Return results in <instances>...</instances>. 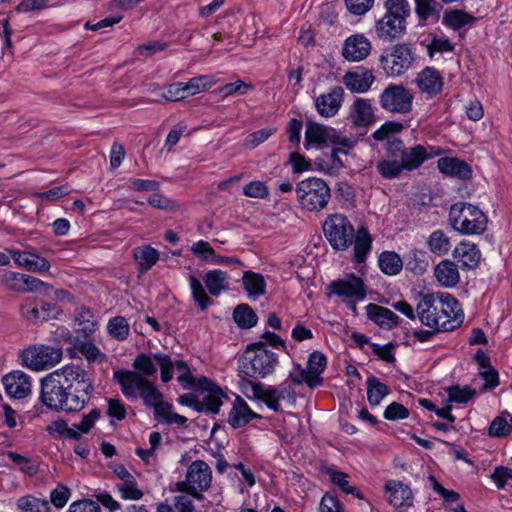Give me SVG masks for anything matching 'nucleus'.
<instances>
[{
    "instance_id": "nucleus-29",
    "label": "nucleus",
    "mask_w": 512,
    "mask_h": 512,
    "mask_svg": "<svg viewBox=\"0 0 512 512\" xmlns=\"http://www.w3.org/2000/svg\"><path fill=\"white\" fill-rule=\"evenodd\" d=\"M414 4L421 25L435 24L439 21L442 5L437 0H414Z\"/></svg>"
},
{
    "instance_id": "nucleus-32",
    "label": "nucleus",
    "mask_w": 512,
    "mask_h": 512,
    "mask_svg": "<svg viewBox=\"0 0 512 512\" xmlns=\"http://www.w3.org/2000/svg\"><path fill=\"white\" fill-rule=\"evenodd\" d=\"M350 116L358 126H368L374 121L373 108L369 100L357 99L351 106Z\"/></svg>"
},
{
    "instance_id": "nucleus-10",
    "label": "nucleus",
    "mask_w": 512,
    "mask_h": 512,
    "mask_svg": "<svg viewBox=\"0 0 512 512\" xmlns=\"http://www.w3.org/2000/svg\"><path fill=\"white\" fill-rule=\"evenodd\" d=\"M62 349L45 344L29 346L22 351L23 364L34 371L48 370L62 360Z\"/></svg>"
},
{
    "instance_id": "nucleus-64",
    "label": "nucleus",
    "mask_w": 512,
    "mask_h": 512,
    "mask_svg": "<svg viewBox=\"0 0 512 512\" xmlns=\"http://www.w3.org/2000/svg\"><path fill=\"white\" fill-rule=\"evenodd\" d=\"M68 512H101L98 502L91 499H82L73 502Z\"/></svg>"
},
{
    "instance_id": "nucleus-5",
    "label": "nucleus",
    "mask_w": 512,
    "mask_h": 512,
    "mask_svg": "<svg viewBox=\"0 0 512 512\" xmlns=\"http://www.w3.org/2000/svg\"><path fill=\"white\" fill-rule=\"evenodd\" d=\"M113 378L119 383L122 393L127 398L134 399L140 396L148 407H154L163 400V394L140 373L118 370L114 372Z\"/></svg>"
},
{
    "instance_id": "nucleus-34",
    "label": "nucleus",
    "mask_w": 512,
    "mask_h": 512,
    "mask_svg": "<svg viewBox=\"0 0 512 512\" xmlns=\"http://www.w3.org/2000/svg\"><path fill=\"white\" fill-rule=\"evenodd\" d=\"M206 288L212 296H219L222 291L229 289L228 275L226 272L215 269L208 271L203 276Z\"/></svg>"
},
{
    "instance_id": "nucleus-55",
    "label": "nucleus",
    "mask_w": 512,
    "mask_h": 512,
    "mask_svg": "<svg viewBox=\"0 0 512 512\" xmlns=\"http://www.w3.org/2000/svg\"><path fill=\"white\" fill-rule=\"evenodd\" d=\"M7 457L15 464L18 466V468L30 475V476H33L35 475L37 472H38V465L33 462L31 459L25 457V456H22L16 452H13V451H9L7 452Z\"/></svg>"
},
{
    "instance_id": "nucleus-13",
    "label": "nucleus",
    "mask_w": 512,
    "mask_h": 512,
    "mask_svg": "<svg viewBox=\"0 0 512 512\" xmlns=\"http://www.w3.org/2000/svg\"><path fill=\"white\" fill-rule=\"evenodd\" d=\"M253 392L257 399L263 401L268 408L276 412L280 410L279 402L281 400L295 401V390L286 381L276 386H264L258 383L253 386Z\"/></svg>"
},
{
    "instance_id": "nucleus-35",
    "label": "nucleus",
    "mask_w": 512,
    "mask_h": 512,
    "mask_svg": "<svg viewBox=\"0 0 512 512\" xmlns=\"http://www.w3.org/2000/svg\"><path fill=\"white\" fill-rule=\"evenodd\" d=\"M367 400L371 406H377L390 393V388L379 381L375 376H370L366 380Z\"/></svg>"
},
{
    "instance_id": "nucleus-7",
    "label": "nucleus",
    "mask_w": 512,
    "mask_h": 512,
    "mask_svg": "<svg viewBox=\"0 0 512 512\" xmlns=\"http://www.w3.org/2000/svg\"><path fill=\"white\" fill-rule=\"evenodd\" d=\"M449 221L451 226L461 234L480 235L487 228L488 218L477 206L457 202L450 207Z\"/></svg>"
},
{
    "instance_id": "nucleus-25",
    "label": "nucleus",
    "mask_w": 512,
    "mask_h": 512,
    "mask_svg": "<svg viewBox=\"0 0 512 512\" xmlns=\"http://www.w3.org/2000/svg\"><path fill=\"white\" fill-rule=\"evenodd\" d=\"M367 317L380 328L391 330L398 326L399 317L392 310L370 303L366 306Z\"/></svg>"
},
{
    "instance_id": "nucleus-39",
    "label": "nucleus",
    "mask_w": 512,
    "mask_h": 512,
    "mask_svg": "<svg viewBox=\"0 0 512 512\" xmlns=\"http://www.w3.org/2000/svg\"><path fill=\"white\" fill-rule=\"evenodd\" d=\"M328 129L315 122H307L305 131V147L309 145H322L325 144L328 139Z\"/></svg>"
},
{
    "instance_id": "nucleus-56",
    "label": "nucleus",
    "mask_w": 512,
    "mask_h": 512,
    "mask_svg": "<svg viewBox=\"0 0 512 512\" xmlns=\"http://www.w3.org/2000/svg\"><path fill=\"white\" fill-rule=\"evenodd\" d=\"M121 497L126 500H140L143 497V492L138 488L135 478L127 482H121L116 485Z\"/></svg>"
},
{
    "instance_id": "nucleus-57",
    "label": "nucleus",
    "mask_w": 512,
    "mask_h": 512,
    "mask_svg": "<svg viewBox=\"0 0 512 512\" xmlns=\"http://www.w3.org/2000/svg\"><path fill=\"white\" fill-rule=\"evenodd\" d=\"M153 359L158 363L161 370V380L164 383L169 382L173 378L174 362L164 353H155Z\"/></svg>"
},
{
    "instance_id": "nucleus-23",
    "label": "nucleus",
    "mask_w": 512,
    "mask_h": 512,
    "mask_svg": "<svg viewBox=\"0 0 512 512\" xmlns=\"http://www.w3.org/2000/svg\"><path fill=\"white\" fill-rule=\"evenodd\" d=\"M375 81L372 71L365 67H357L343 76V83L348 90L355 93L367 92Z\"/></svg>"
},
{
    "instance_id": "nucleus-40",
    "label": "nucleus",
    "mask_w": 512,
    "mask_h": 512,
    "mask_svg": "<svg viewBox=\"0 0 512 512\" xmlns=\"http://www.w3.org/2000/svg\"><path fill=\"white\" fill-rule=\"evenodd\" d=\"M378 262L381 271L386 275H397L403 267L400 256L392 251L382 252Z\"/></svg>"
},
{
    "instance_id": "nucleus-1",
    "label": "nucleus",
    "mask_w": 512,
    "mask_h": 512,
    "mask_svg": "<svg viewBox=\"0 0 512 512\" xmlns=\"http://www.w3.org/2000/svg\"><path fill=\"white\" fill-rule=\"evenodd\" d=\"M94 390L89 373L78 365H67L41 380L40 400L50 410L81 411Z\"/></svg>"
},
{
    "instance_id": "nucleus-42",
    "label": "nucleus",
    "mask_w": 512,
    "mask_h": 512,
    "mask_svg": "<svg viewBox=\"0 0 512 512\" xmlns=\"http://www.w3.org/2000/svg\"><path fill=\"white\" fill-rule=\"evenodd\" d=\"M342 155L346 156L347 151L343 148H333L331 150L330 158L321 164V170L331 176L338 174L339 171L345 167Z\"/></svg>"
},
{
    "instance_id": "nucleus-2",
    "label": "nucleus",
    "mask_w": 512,
    "mask_h": 512,
    "mask_svg": "<svg viewBox=\"0 0 512 512\" xmlns=\"http://www.w3.org/2000/svg\"><path fill=\"white\" fill-rule=\"evenodd\" d=\"M323 232L333 250L346 251L353 245L354 261L358 264L366 262L373 239L365 226L355 229L346 215L334 213L326 217Z\"/></svg>"
},
{
    "instance_id": "nucleus-43",
    "label": "nucleus",
    "mask_w": 512,
    "mask_h": 512,
    "mask_svg": "<svg viewBox=\"0 0 512 512\" xmlns=\"http://www.w3.org/2000/svg\"><path fill=\"white\" fill-rule=\"evenodd\" d=\"M107 330L112 338L118 341H124L129 336L130 326L124 317L116 316L108 321Z\"/></svg>"
},
{
    "instance_id": "nucleus-48",
    "label": "nucleus",
    "mask_w": 512,
    "mask_h": 512,
    "mask_svg": "<svg viewBox=\"0 0 512 512\" xmlns=\"http://www.w3.org/2000/svg\"><path fill=\"white\" fill-rule=\"evenodd\" d=\"M189 282L194 301L199 305L201 310L207 309L213 301L207 295L201 281L195 276H190Z\"/></svg>"
},
{
    "instance_id": "nucleus-9",
    "label": "nucleus",
    "mask_w": 512,
    "mask_h": 512,
    "mask_svg": "<svg viewBox=\"0 0 512 512\" xmlns=\"http://www.w3.org/2000/svg\"><path fill=\"white\" fill-rule=\"evenodd\" d=\"M211 482L212 470L209 465L202 460H196L188 467L185 480L177 482L175 486L176 491L200 500L202 493L210 488Z\"/></svg>"
},
{
    "instance_id": "nucleus-37",
    "label": "nucleus",
    "mask_w": 512,
    "mask_h": 512,
    "mask_svg": "<svg viewBox=\"0 0 512 512\" xmlns=\"http://www.w3.org/2000/svg\"><path fill=\"white\" fill-rule=\"evenodd\" d=\"M326 474L329 476L330 481L343 493L351 494L358 499H363V494L355 486L349 484L348 474L333 468H327Z\"/></svg>"
},
{
    "instance_id": "nucleus-41",
    "label": "nucleus",
    "mask_w": 512,
    "mask_h": 512,
    "mask_svg": "<svg viewBox=\"0 0 512 512\" xmlns=\"http://www.w3.org/2000/svg\"><path fill=\"white\" fill-rule=\"evenodd\" d=\"M133 255L142 271L151 269L159 259V252L150 246H142L134 249Z\"/></svg>"
},
{
    "instance_id": "nucleus-4",
    "label": "nucleus",
    "mask_w": 512,
    "mask_h": 512,
    "mask_svg": "<svg viewBox=\"0 0 512 512\" xmlns=\"http://www.w3.org/2000/svg\"><path fill=\"white\" fill-rule=\"evenodd\" d=\"M278 363V355L259 341L247 346L239 359V371L253 379L264 378L274 372Z\"/></svg>"
},
{
    "instance_id": "nucleus-22",
    "label": "nucleus",
    "mask_w": 512,
    "mask_h": 512,
    "mask_svg": "<svg viewBox=\"0 0 512 512\" xmlns=\"http://www.w3.org/2000/svg\"><path fill=\"white\" fill-rule=\"evenodd\" d=\"M14 262L28 271L31 272H46L50 269L49 261L32 252V251H19L16 249H7Z\"/></svg>"
},
{
    "instance_id": "nucleus-26",
    "label": "nucleus",
    "mask_w": 512,
    "mask_h": 512,
    "mask_svg": "<svg viewBox=\"0 0 512 512\" xmlns=\"http://www.w3.org/2000/svg\"><path fill=\"white\" fill-rule=\"evenodd\" d=\"M258 418H260V415L253 412L243 398L237 396L229 412L228 423L233 428H241L248 424L250 420Z\"/></svg>"
},
{
    "instance_id": "nucleus-21",
    "label": "nucleus",
    "mask_w": 512,
    "mask_h": 512,
    "mask_svg": "<svg viewBox=\"0 0 512 512\" xmlns=\"http://www.w3.org/2000/svg\"><path fill=\"white\" fill-rule=\"evenodd\" d=\"M6 393L16 399H22L31 393L30 377L22 371H12L2 379Z\"/></svg>"
},
{
    "instance_id": "nucleus-59",
    "label": "nucleus",
    "mask_w": 512,
    "mask_h": 512,
    "mask_svg": "<svg viewBox=\"0 0 512 512\" xmlns=\"http://www.w3.org/2000/svg\"><path fill=\"white\" fill-rule=\"evenodd\" d=\"M133 368L137 371L142 372L145 375H154L157 371L152 358L145 354H139L133 361Z\"/></svg>"
},
{
    "instance_id": "nucleus-62",
    "label": "nucleus",
    "mask_w": 512,
    "mask_h": 512,
    "mask_svg": "<svg viewBox=\"0 0 512 512\" xmlns=\"http://www.w3.org/2000/svg\"><path fill=\"white\" fill-rule=\"evenodd\" d=\"M409 417V410L398 402H392L384 411V418L390 421L402 420Z\"/></svg>"
},
{
    "instance_id": "nucleus-31",
    "label": "nucleus",
    "mask_w": 512,
    "mask_h": 512,
    "mask_svg": "<svg viewBox=\"0 0 512 512\" xmlns=\"http://www.w3.org/2000/svg\"><path fill=\"white\" fill-rule=\"evenodd\" d=\"M429 157L430 155L427 153L425 147L415 145L401 152L400 162L401 165H403V170L411 171L420 167Z\"/></svg>"
},
{
    "instance_id": "nucleus-14",
    "label": "nucleus",
    "mask_w": 512,
    "mask_h": 512,
    "mask_svg": "<svg viewBox=\"0 0 512 512\" xmlns=\"http://www.w3.org/2000/svg\"><path fill=\"white\" fill-rule=\"evenodd\" d=\"M0 283L7 289L18 292L28 293L44 290H50L52 287L40 279L13 271H3L0 273Z\"/></svg>"
},
{
    "instance_id": "nucleus-47",
    "label": "nucleus",
    "mask_w": 512,
    "mask_h": 512,
    "mask_svg": "<svg viewBox=\"0 0 512 512\" xmlns=\"http://www.w3.org/2000/svg\"><path fill=\"white\" fill-rule=\"evenodd\" d=\"M431 252L437 255H445L450 249V242L442 230H435L427 240Z\"/></svg>"
},
{
    "instance_id": "nucleus-46",
    "label": "nucleus",
    "mask_w": 512,
    "mask_h": 512,
    "mask_svg": "<svg viewBox=\"0 0 512 512\" xmlns=\"http://www.w3.org/2000/svg\"><path fill=\"white\" fill-rule=\"evenodd\" d=\"M17 506L22 512H50L51 510L46 499L34 496L21 497L17 501Z\"/></svg>"
},
{
    "instance_id": "nucleus-3",
    "label": "nucleus",
    "mask_w": 512,
    "mask_h": 512,
    "mask_svg": "<svg viewBox=\"0 0 512 512\" xmlns=\"http://www.w3.org/2000/svg\"><path fill=\"white\" fill-rule=\"evenodd\" d=\"M416 311L420 323L436 331H453L464 319L458 300L449 293L420 294Z\"/></svg>"
},
{
    "instance_id": "nucleus-60",
    "label": "nucleus",
    "mask_w": 512,
    "mask_h": 512,
    "mask_svg": "<svg viewBox=\"0 0 512 512\" xmlns=\"http://www.w3.org/2000/svg\"><path fill=\"white\" fill-rule=\"evenodd\" d=\"M186 93L185 84L183 82H176L170 84L166 91L161 94V97L167 101H180L189 97Z\"/></svg>"
},
{
    "instance_id": "nucleus-11",
    "label": "nucleus",
    "mask_w": 512,
    "mask_h": 512,
    "mask_svg": "<svg viewBox=\"0 0 512 512\" xmlns=\"http://www.w3.org/2000/svg\"><path fill=\"white\" fill-rule=\"evenodd\" d=\"M415 61L412 49L407 44H397L389 53L380 56V63L389 76H400L409 70Z\"/></svg>"
},
{
    "instance_id": "nucleus-17",
    "label": "nucleus",
    "mask_w": 512,
    "mask_h": 512,
    "mask_svg": "<svg viewBox=\"0 0 512 512\" xmlns=\"http://www.w3.org/2000/svg\"><path fill=\"white\" fill-rule=\"evenodd\" d=\"M371 50L370 40L364 34L356 33L344 40L341 54L349 62H360L369 56Z\"/></svg>"
},
{
    "instance_id": "nucleus-15",
    "label": "nucleus",
    "mask_w": 512,
    "mask_h": 512,
    "mask_svg": "<svg viewBox=\"0 0 512 512\" xmlns=\"http://www.w3.org/2000/svg\"><path fill=\"white\" fill-rule=\"evenodd\" d=\"M197 388L202 390L200 412L211 415L218 414L220 407L223 405L224 400L228 399V396L219 386L206 377H202L197 381Z\"/></svg>"
},
{
    "instance_id": "nucleus-30",
    "label": "nucleus",
    "mask_w": 512,
    "mask_h": 512,
    "mask_svg": "<svg viewBox=\"0 0 512 512\" xmlns=\"http://www.w3.org/2000/svg\"><path fill=\"white\" fill-rule=\"evenodd\" d=\"M437 281L443 287H454L459 283L460 275L457 265L450 260L441 261L434 269Z\"/></svg>"
},
{
    "instance_id": "nucleus-52",
    "label": "nucleus",
    "mask_w": 512,
    "mask_h": 512,
    "mask_svg": "<svg viewBox=\"0 0 512 512\" xmlns=\"http://www.w3.org/2000/svg\"><path fill=\"white\" fill-rule=\"evenodd\" d=\"M446 391L448 400L455 403H467L476 395V390L468 386L453 385L449 386Z\"/></svg>"
},
{
    "instance_id": "nucleus-36",
    "label": "nucleus",
    "mask_w": 512,
    "mask_h": 512,
    "mask_svg": "<svg viewBox=\"0 0 512 512\" xmlns=\"http://www.w3.org/2000/svg\"><path fill=\"white\" fill-rule=\"evenodd\" d=\"M430 265V256L424 250L413 249L406 258V267L415 274H423Z\"/></svg>"
},
{
    "instance_id": "nucleus-54",
    "label": "nucleus",
    "mask_w": 512,
    "mask_h": 512,
    "mask_svg": "<svg viewBox=\"0 0 512 512\" xmlns=\"http://www.w3.org/2000/svg\"><path fill=\"white\" fill-rule=\"evenodd\" d=\"M504 415L510 416L508 412H503L501 416H497L492 420L488 429L489 436L501 438L511 433V427Z\"/></svg>"
},
{
    "instance_id": "nucleus-12",
    "label": "nucleus",
    "mask_w": 512,
    "mask_h": 512,
    "mask_svg": "<svg viewBox=\"0 0 512 512\" xmlns=\"http://www.w3.org/2000/svg\"><path fill=\"white\" fill-rule=\"evenodd\" d=\"M413 94L404 86L390 84L379 96L382 109L391 113L406 114L412 109Z\"/></svg>"
},
{
    "instance_id": "nucleus-24",
    "label": "nucleus",
    "mask_w": 512,
    "mask_h": 512,
    "mask_svg": "<svg viewBox=\"0 0 512 512\" xmlns=\"http://www.w3.org/2000/svg\"><path fill=\"white\" fill-rule=\"evenodd\" d=\"M388 501L397 508L410 507L413 504L411 489L401 481L391 480L385 484Z\"/></svg>"
},
{
    "instance_id": "nucleus-44",
    "label": "nucleus",
    "mask_w": 512,
    "mask_h": 512,
    "mask_svg": "<svg viewBox=\"0 0 512 512\" xmlns=\"http://www.w3.org/2000/svg\"><path fill=\"white\" fill-rule=\"evenodd\" d=\"M19 312L23 319L29 322L41 321L39 298L27 297L19 306Z\"/></svg>"
},
{
    "instance_id": "nucleus-63",
    "label": "nucleus",
    "mask_w": 512,
    "mask_h": 512,
    "mask_svg": "<svg viewBox=\"0 0 512 512\" xmlns=\"http://www.w3.org/2000/svg\"><path fill=\"white\" fill-rule=\"evenodd\" d=\"M319 510L320 512H343V507L335 495L326 493L321 499Z\"/></svg>"
},
{
    "instance_id": "nucleus-58",
    "label": "nucleus",
    "mask_w": 512,
    "mask_h": 512,
    "mask_svg": "<svg viewBox=\"0 0 512 512\" xmlns=\"http://www.w3.org/2000/svg\"><path fill=\"white\" fill-rule=\"evenodd\" d=\"M243 194L250 198L265 199L269 195V189L264 182L256 180L243 187Z\"/></svg>"
},
{
    "instance_id": "nucleus-49",
    "label": "nucleus",
    "mask_w": 512,
    "mask_h": 512,
    "mask_svg": "<svg viewBox=\"0 0 512 512\" xmlns=\"http://www.w3.org/2000/svg\"><path fill=\"white\" fill-rule=\"evenodd\" d=\"M474 20V16L462 10H453L444 15V23L453 30H459Z\"/></svg>"
},
{
    "instance_id": "nucleus-16",
    "label": "nucleus",
    "mask_w": 512,
    "mask_h": 512,
    "mask_svg": "<svg viewBox=\"0 0 512 512\" xmlns=\"http://www.w3.org/2000/svg\"><path fill=\"white\" fill-rule=\"evenodd\" d=\"M329 288L331 293L343 298V300L354 298L362 301L366 297L364 281L355 274L333 281Z\"/></svg>"
},
{
    "instance_id": "nucleus-18",
    "label": "nucleus",
    "mask_w": 512,
    "mask_h": 512,
    "mask_svg": "<svg viewBox=\"0 0 512 512\" xmlns=\"http://www.w3.org/2000/svg\"><path fill=\"white\" fill-rule=\"evenodd\" d=\"M344 89L341 86H335L329 92L319 95L315 99L316 111L325 118L333 117L342 106Z\"/></svg>"
},
{
    "instance_id": "nucleus-28",
    "label": "nucleus",
    "mask_w": 512,
    "mask_h": 512,
    "mask_svg": "<svg viewBox=\"0 0 512 512\" xmlns=\"http://www.w3.org/2000/svg\"><path fill=\"white\" fill-rule=\"evenodd\" d=\"M437 167L442 173L461 180H467L472 175L470 166L466 162L454 157L440 158L437 161Z\"/></svg>"
},
{
    "instance_id": "nucleus-50",
    "label": "nucleus",
    "mask_w": 512,
    "mask_h": 512,
    "mask_svg": "<svg viewBox=\"0 0 512 512\" xmlns=\"http://www.w3.org/2000/svg\"><path fill=\"white\" fill-rule=\"evenodd\" d=\"M377 172L385 179L398 177L403 171L400 161L383 159L376 164Z\"/></svg>"
},
{
    "instance_id": "nucleus-20",
    "label": "nucleus",
    "mask_w": 512,
    "mask_h": 512,
    "mask_svg": "<svg viewBox=\"0 0 512 512\" xmlns=\"http://www.w3.org/2000/svg\"><path fill=\"white\" fill-rule=\"evenodd\" d=\"M326 365L327 360L324 354L319 351L312 352L306 369H303L300 373L303 381L312 389L321 386L323 383L321 374L324 372Z\"/></svg>"
},
{
    "instance_id": "nucleus-27",
    "label": "nucleus",
    "mask_w": 512,
    "mask_h": 512,
    "mask_svg": "<svg viewBox=\"0 0 512 512\" xmlns=\"http://www.w3.org/2000/svg\"><path fill=\"white\" fill-rule=\"evenodd\" d=\"M453 257L462 268L473 269L478 266L481 254L475 244L463 241L455 247Z\"/></svg>"
},
{
    "instance_id": "nucleus-45",
    "label": "nucleus",
    "mask_w": 512,
    "mask_h": 512,
    "mask_svg": "<svg viewBox=\"0 0 512 512\" xmlns=\"http://www.w3.org/2000/svg\"><path fill=\"white\" fill-rule=\"evenodd\" d=\"M254 89V85L246 83L243 80H237L233 83L225 84L217 88L214 92L221 98H227L232 95H246Z\"/></svg>"
},
{
    "instance_id": "nucleus-38",
    "label": "nucleus",
    "mask_w": 512,
    "mask_h": 512,
    "mask_svg": "<svg viewBox=\"0 0 512 512\" xmlns=\"http://www.w3.org/2000/svg\"><path fill=\"white\" fill-rule=\"evenodd\" d=\"M233 319L238 327L250 329L257 324L258 317L248 304H239L233 311Z\"/></svg>"
},
{
    "instance_id": "nucleus-61",
    "label": "nucleus",
    "mask_w": 512,
    "mask_h": 512,
    "mask_svg": "<svg viewBox=\"0 0 512 512\" xmlns=\"http://www.w3.org/2000/svg\"><path fill=\"white\" fill-rule=\"evenodd\" d=\"M70 490L68 487L62 484H58L55 489L50 493L51 503L56 508H63L70 498Z\"/></svg>"
},
{
    "instance_id": "nucleus-8",
    "label": "nucleus",
    "mask_w": 512,
    "mask_h": 512,
    "mask_svg": "<svg viewBox=\"0 0 512 512\" xmlns=\"http://www.w3.org/2000/svg\"><path fill=\"white\" fill-rule=\"evenodd\" d=\"M295 193L300 207L310 212L324 210L331 198L329 185L318 177H308L298 182Z\"/></svg>"
},
{
    "instance_id": "nucleus-33",
    "label": "nucleus",
    "mask_w": 512,
    "mask_h": 512,
    "mask_svg": "<svg viewBox=\"0 0 512 512\" xmlns=\"http://www.w3.org/2000/svg\"><path fill=\"white\" fill-rule=\"evenodd\" d=\"M242 282L250 299L255 300L266 293V281L262 274L245 271Z\"/></svg>"
},
{
    "instance_id": "nucleus-6",
    "label": "nucleus",
    "mask_w": 512,
    "mask_h": 512,
    "mask_svg": "<svg viewBox=\"0 0 512 512\" xmlns=\"http://www.w3.org/2000/svg\"><path fill=\"white\" fill-rule=\"evenodd\" d=\"M386 13L376 22L375 32L384 40L401 38L406 31V18L410 15L407 0H386Z\"/></svg>"
},
{
    "instance_id": "nucleus-19",
    "label": "nucleus",
    "mask_w": 512,
    "mask_h": 512,
    "mask_svg": "<svg viewBox=\"0 0 512 512\" xmlns=\"http://www.w3.org/2000/svg\"><path fill=\"white\" fill-rule=\"evenodd\" d=\"M415 83L421 93L434 97L442 92L444 79L434 67H425L417 74Z\"/></svg>"
},
{
    "instance_id": "nucleus-53",
    "label": "nucleus",
    "mask_w": 512,
    "mask_h": 512,
    "mask_svg": "<svg viewBox=\"0 0 512 512\" xmlns=\"http://www.w3.org/2000/svg\"><path fill=\"white\" fill-rule=\"evenodd\" d=\"M76 322L78 323L79 331H82L85 336L92 334L96 330L97 322L88 308L82 307L80 309Z\"/></svg>"
},
{
    "instance_id": "nucleus-51",
    "label": "nucleus",
    "mask_w": 512,
    "mask_h": 512,
    "mask_svg": "<svg viewBox=\"0 0 512 512\" xmlns=\"http://www.w3.org/2000/svg\"><path fill=\"white\" fill-rule=\"evenodd\" d=\"M186 87V94L193 96L200 92L210 89L214 85V81L211 76L200 75L191 78L187 83H184Z\"/></svg>"
}]
</instances>
